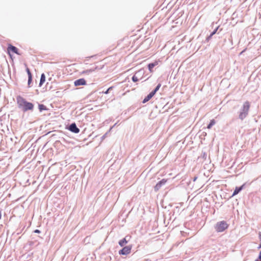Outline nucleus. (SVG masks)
<instances>
[{
	"label": "nucleus",
	"instance_id": "nucleus-13",
	"mask_svg": "<svg viewBox=\"0 0 261 261\" xmlns=\"http://www.w3.org/2000/svg\"><path fill=\"white\" fill-rule=\"evenodd\" d=\"M127 243V241L126 240L125 238H124L119 242V244L121 246H123Z\"/></svg>",
	"mask_w": 261,
	"mask_h": 261
},
{
	"label": "nucleus",
	"instance_id": "nucleus-23",
	"mask_svg": "<svg viewBox=\"0 0 261 261\" xmlns=\"http://www.w3.org/2000/svg\"><path fill=\"white\" fill-rule=\"evenodd\" d=\"M159 61H155L153 63H152V64L154 66L158 65Z\"/></svg>",
	"mask_w": 261,
	"mask_h": 261
},
{
	"label": "nucleus",
	"instance_id": "nucleus-9",
	"mask_svg": "<svg viewBox=\"0 0 261 261\" xmlns=\"http://www.w3.org/2000/svg\"><path fill=\"white\" fill-rule=\"evenodd\" d=\"M154 94L152 92H151L147 96L145 97L143 100V102L145 103L149 101L154 96Z\"/></svg>",
	"mask_w": 261,
	"mask_h": 261
},
{
	"label": "nucleus",
	"instance_id": "nucleus-6",
	"mask_svg": "<svg viewBox=\"0 0 261 261\" xmlns=\"http://www.w3.org/2000/svg\"><path fill=\"white\" fill-rule=\"evenodd\" d=\"M7 50H8V53L9 54L10 56H11V54H10V52L11 51H12V52H13L14 53H15L16 54H18V55H20L18 52V49L15 46H13L12 45H9L8 46Z\"/></svg>",
	"mask_w": 261,
	"mask_h": 261
},
{
	"label": "nucleus",
	"instance_id": "nucleus-24",
	"mask_svg": "<svg viewBox=\"0 0 261 261\" xmlns=\"http://www.w3.org/2000/svg\"><path fill=\"white\" fill-rule=\"evenodd\" d=\"M34 232H35V233H40V230H38V229H36V230L34 231Z\"/></svg>",
	"mask_w": 261,
	"mask_h": 261
},
{
	"label": "nucleus",
	"instance_id": "nucleus-18",
	"mask_svg": "<svg viewBox=\"0 0 261 261\" xmlns=\"http://www.w3.org/2000/svg\"><path fill=\"white\" fill-rule=\"evenodd\" d=\"M26 71H27V73L28 74V77H32V73H31V72L30 71V69L28 67H27Z\"/></svg>",
	"mask_w": 261,
	"mask_h": 261
},
{
	"label": "nucleus",
	"instance_id": "nucleus-19",
	"mask_svg": "<svg viewBox=\"0 0 261 261\" xmlns=\"http://www.w3.org/2000/svg\"><path fill=\"white\" fill-rule=\"evenodd\" d=\"M218 29V27H217L210 35V36L208 37V38H211L214 34H215Z\"/></svg>",
	"mask_w": 261,
	"mask_h": 261
},
{
	"label": "nucleus",
	"instance_id": "nucleus-14",
	"mask_svg": "<svg viewBox=\"0 0 261 261\" xmlns=\"http://www.w3.org/2000/svg\"><path fill=\"white\" fill-rule=\"evenodd\" d=\"M216 123V121L214 119H212L211 120L210 124L207 125V128L208 129H211L213 125H214Z\"/></svg>",
	"mask_w": 261,
	"mask_h": 261
},
{
	"label": "nucleus",
	"instance_id": "nucleus-16",
	"mask_svg": "<svg viewBox=\"0 0 261 261\" xmlns=\"http://www.w3.org/2000/svg\"><path fill=\"white\" fill-rule=\"evenodd\" d=\"M39 109L40 111H42L43 110H45L46 109V107L44 106L43 105H40L39 106Z\"/></svg>",
	"mask_w": 261,
	"mask_h": 261
},
{
	"label": "nucleus",
	"instance_id": "nucleus-1",
	"mask_svg": "<svg viewBox=\"0 0 261 261\" xmlns=\"http://www.w3.org/2000/svg\"><path fill=\"white\" fill-rule=\"evenodd\" d=\"M17 102L19 107L22 108L24 111L31 110L33 109V103L27 102L23 98L19 96L17 97Z\"/></svg>",
	"mask_w": 261,
	"mask_h": 261
},
{
	"label": "nucleus",
	"instance_id": "nucleus-15",
	"mask_svg": "<svg viewBox=\"0 0 261 261\" xmlns=\"http://www.w3.org/2000/svg\"><path fill=\"white\" fill-rule=\"evenodd\" d=\"M161 86V84H159L158 85V86L156 87V88H155V89L152 92L155 94V93L159 90V89H160Z\"/></svg>",
	"mask_w": 261,
	"mask_h": 261
},
{
	"label": "nucleus",
	"instance_id": "nucleus-5",
	"mask_svg": "<svg viewBox=\"0 0 261 261\" xmlns=\"http://www.w3.org/2000/svg\"><path fill=\"white\" fill-rule=\"evenodd\" d=\"M132 249L130 246H127L123 247L121 250L119 251L120 254L127 255L130 253Z\"/></svg>",
	"mask_w": 261,
	"mask_h": 261
},
{
	"label": "nucleus",
	"instance_id": "nucleus-8",
	"mask_svg": "<svg viewBox=\"0 0 261 261\" xmlns=\"http://www.w3.org/2000/svg\"><path fill=\"white\" fill-rule=\"evenodd\" d=\"M69 130L74 133H78L80 132L79 128L76 127L75 123L71 124L69 126Z\"/></svg>",
	"mask_w": 261,
	"mask_h": 261
},
{
	"label": "nucleus",
	"instance_id": "nucleus-21",
	"mask_svg": "<svg viewBox=\"0 0 261 261\" xmlns=\"http://www.w3.org/2000/svg\"><path fill=\"white\" fill-rule=\"evenodd\" d=\"M32 77H28V86L29 87H30V84L32 82Z\"/></svg>",
	"mask_w": 261,
	"mask_h": 261
},
{
	"label": "nucleus",
	"instance_id": "nucleus-2",
	"mask_svg": "<svg viewBox=\"0 0 261 261\" xmlns=\"http://www.w3.org/2000/svg\"><path fill=\"white\" fill-rule=\"evenodd\" d=\"M250 105L249 101H245L243 106L242 109L240 113L239 117L241 119L243 120L248 115Z\"/></svg>",
	"mask_w": 261,
	"mask_h": 261
},
{
	"label": "nucleus",
	"instance_id": "nucleus-25",
	"mask_svg": "<svg viewBox=\"0 0 261 261\" xmlns=\"http://www.w3.org/2000/svg\"><path fill=\"white\" fill-rule=\"evenodd\" d=\"M259 258L261 260V251L260 252L259 254Z\"/></svg>",
	"mask_w": 261,
	"mask_h": 261
},
{
	"label": "nucleus",
	"instance_id": "nucleus-17",
	"mask_svg": "<svg viewBox=\"0 0 261 261\" xmlns=\"http://www.w3.org/2000/svg\"><path fill=\"white\" fill-rule=\"evenodd\" d=\"M148 69H149L150 72H152L153 71H152V68L154 67L153 66V65L152 64V63H150V64H148Z\"/></svg>",
	"mask_w": 261,
	"mask_h": 261
},
{
	"label": "nucleus",
	"instance_id": "nucleus-22",
	"mask_svg": "<svg viewBox=\"0 0 261 261\" xmlns=\"http://www.w3.org/2000/svg\"><path fill=\"white\" fill-rule=\"evenodd\" d=\"M113 87H109L107 91H106L105 92H104L103 93L105 94H108L109 93V91L112 89H113Z\"/></svg>",
	"mask_w": 261,
	"mask_h": 261
},
{
	"label": "nucleus",
	"instance_id": "nucleus-3",
	"mask_svg": "<svg viewBox=\"0 0 261 261\" xmlns=\"http://www.w3.org/2000/svg\"><path fill=\"white\" fill-rule=\"evenodd\" d=\"M228 225L224 221L218 222L216 226L215 229L217 232H222L227 228Z\"/></svg>",
	"mask_w": 261,
	"mask_h": 261
},
{
	"label": "nucleus",
	"instance_id": "nucleus-27",
	"mask_svg": "<svg viewBox=\"0 0 261 261\" xmlns=\"http://www.w3.org/2000/svg\"><path fill=\"white\" fill-rule=\"evenodd\" d=\"M245 50H243L242 51H241V53H240V54H242L243 52H244V51H245Z\"/></svg>",
	"mask_w": 261,
	"mask_h": 261
},
{
	"label": "nucleus",
	"instance_id": "nucleus-26",
	"mask_svg": "<svg viewBox=\"0 0 261 261\" xmlns=\"http://www.w3.org/2000/svg\"><path fill=\"white\" fill-rule=\"evenodd\" d=\"M2 218V213L1 211H0V219Z\"/></svg>",
	"mask_w": 261,
	"mask_h": 261
},
{
	"label": "nucleus",
	"instance_id": "nucleus-20",
	"mask_svg": "<svg viewBox=\"0 0 261 261\" xmlns=\"http://www.w3.org/2000/svg\"><path fill=\"white\" fill-rule=\"evenodd\" d=\"M132 80L134 82H137L138 81V79L136 75H134L132 77Z\"/></svg>",
	"mask_w": 261,
	"mask_h": 261
},
{
	"label": "nucleus",
	"instance_id": "nucleus-11",
	"mask_svg": "<svg viewBox=\"0 0 261 261\" xmlns=\"http://www.w3.org/2000/svg\"><path fill=\"white\" fill-rule=\"evenodd\" d=\"M45 75L44 73H42L41 75L39 86L41 87L43 83L45 82Z\"/></svg>",
	"mask_w": 261,
	"mask_h": 261
},
{
	"label": "nucleus",
	"instance_id": "nucleus-12",
	"mask_svg": "<svg viewBox=\"0 0 261 261\" xmlns=\"http://www.w3.org/2000/svg\"><path fill=\"white\" fill-rule=\"evenodd\" d=\"M95 69H96V68L94 69H87V70H84L81 72V74H89L90 73L95 71Z\"/></svg>",
	"mask_w": 261,
	"mask_h": 261
},
{
	"label": "nucleus",
	"instance_id": "nucleus-10",
	"mask_svg": "<svg viewBox=\"0 0 261 261\" xmlns=\"http://www.w3.org/2000/svg\"><path fill=\"white\" fill-rule=\"evenodd\" d=\"M244 185H242L240 187H236L235 190L233 193L232 196L238 194L243 189Z\"/></svg>",
	"mask_w": 261,
	"mask_h": 261
},
{
	"label": "nucleus",
	"instance_id": "nucleus-7",
	"mask_svg": "<svg viewBox=\"0 0 261 261\" xmlns=\"http://www.w3.org/2000/svg\"><path fill=\"white\" fill-rule=\"evenodd\" d=\"M74 84L75 86L85 85L86 84V82L85 79H80L75 81Z\"/></svg>",
	"mask_w": 261,
	"mask_h": 261
},
{
	"label": "nucleus",
	"instance_id": "nucleus-4",
	"mask_svg": "<svg viewBox=\"0 0 261 261\" xmlns=\"http://www.w3.org/2000/svg\"><path fill=\"white\" fill-rule=\"evenodd\" d=\"M167 182V179L163 178L160 181H159L154 187V190L155 192H157L160 190L161 187L165 185Z\"/></svg>",
	"mask_w": 261,
	"mask_h": 261
}]
</instances>
